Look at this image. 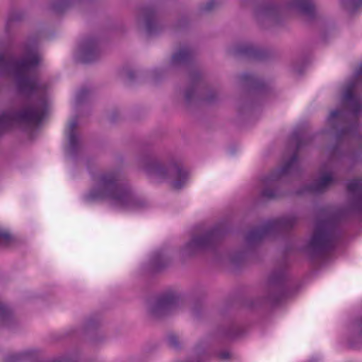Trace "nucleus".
Here are the masks:
<instances>
[{"label": "nucleus", "mask_w": 362, "mask_h": 362, "mask_svg": "<svg viewBox=\"0 0 362 362\" xmlns=\"http://www.w3.org/2000/svg\"><path fill=\"white\" fill-rule=\"evenodd\" d=\"M40 62L35 42H26L20 56L0 53V71L11 76L16 90L25 96L0 114V134L13 127L37 125L47 110L46 84L33 74Z\"/></svg>", "instance_id": "f257e3e1"}, {"label": "nucleus", "mask_w": 362, "mask_h": 362, "mask_svg": "<svg viewBox=\"0 0 362 362\" xmlns=\"http://www.w3.org/2000/svg\"><path fill=\"white\" fill-rule=\"evenodd\" d=\"M349 200L347 207L339 209L324 219L317 220L308 244L313 257H320L335 248L341 237L339 222L354 213L362 215V180L354 179L347 185Z\"/></svg>", "instance_id": "f03ea898"}, {"label": "nucleus", "mask_w": 362, "mask_h": 362, "mask_svg": "<svg viewBox=\"0 0 362 362\" xmlns=\"http://www.w3.org/2000/svg\"><path fill=\"white\" fill-rule=\"evenodd\" d=\"M93 187L84 195L86 202L91 203L107 200L113 207L137 211L146 208L148 202L136 194L131 187L121 182L117 172H106L95 179Z\"/></svg>", "instance_id": "7ed1b4c3"}, {"label": "nucleus", "mask_w": 362, "mask_h": 362, "mask_svg": "<svg viewBox=\"0 0 362 362\" xmlns=\"http://www.w3.org/2000/svg\"><path fill=\"white\" fill-rule=\"evenodd\" d=\"M359 83H362V65L344 88L341 98L342 108L332 111L327 118L328 124L336 131L337 141L353 137L357 133L358 117L362 111V105L360 98L353 92Z\"/></svg>", "instance_id": "20e7f679"}, {"label": "nucleus", "mask_w": 362, "mask_h": 362, "mask_svg": "<svg viewBox=\"0 0 362 362\" xmlns=\"http://www.w3.org/2000/svg\"><path fill=\"white\" fill-rule=\"evenodd\" d=\"M135 162L137 168L148 177L168 182L175 189H182L188 181V173L181 163L175 160L163 162L153 151L141 152Z\"/></svg>", "instance_id": "39448f33"}, {"label": "nucleus", "mask_w": 362, "mask_h": 362, "mask_svg": "<svg viewBox=\"0 0 362 362\" xmlns=\"http://www.w3.org/2000/svg\"><path fill=\"white\" fill-rule=\"evenodd\" d=\"M294 12L313 20L316 14L313 0H288L284 6H278L272 1H258L254 11L256 20L259 23L277 24L286 13Z\"/></svg>", "instance_id": "423d86ee"}, {"label": "nucleus", "mask_w": 362, "mask_h": 362, "mask_svg": "<svg viewBox=\"0 0 362 362\" xmlns=\"http://www.w3.org/2000/svg\"><path fill=\"white\" fill-rule=\"evenodd\" d=\"M300 171V163L297 152L279 170L261 180V197L274 199L281 197L284 193L280 189V183L284 178L296 175Z\"/></svg>", "instance_id": "0eeeda50"}, {"label": "nucleus", "mask_w": 362, "mask_h": 362, "mask_svg": "<svg viewBox=\"0 0 362 362\" xmlns=\"http://www.w3.org/2000/svg\"><path fill=\"white\" fill-rule=\"evenodd\" d=\"M226 233L225 227L218 225L202 233L194 235L183 247V255L192 256L214 250Z\"/></svg>", "instance_id": "6e6552de"}, {"label": "nucleus", "mask_w": 362, "mask_h": 362, "mask_svg": "<svg viewBox=\"0 0 362 362\" xmlns=\"http://www.w3.org/2000/svg\"><path fill=\"white\" fill-rule=\"evenodd\" d=\"M298 222V217L295 214H289L277 219L268 221L260 227L249 231L245 237V241L248 245L252 246L277 232L291 229Z\"/></svg>", "instance_id": "1a4fd4ad"}, {"label": "nucleus", "mask_w": 362, "mask_h": 362, "mask_svg": "<svg viewBox=\"0 0 362 362\" xmlns=\"http://www.w3.org/2000/svg\"><path fill=\"white\" fill-rule=\"evenodd\" d=\"M180 297L175 293H167L150 300L146 305L148 316L158 320L174 312L180 305Z\"/></svg>", "instance_id": "9d476101"}, {"label": "nucleus", "mask_w": 362, "mask_h": 362, "mask_svg": "<svg viewBox=\"0 0 362 362\" xmlns=\"http://www.w3.org/2000/svg\"><path fill=\"white\" fill-rule=\"evenodd\" d=\"M286 269L285 265L276 268L269 276L264 286L266 300L271 303H278L285 295Z\"/></svg>", "instance_id": "9b49d317"}, {"label": "nucleus", "mask_w": 362, "mask_h": 362, "mask_svg": "<svg viewBox=\"0 0 362 362\" xmlns=\"http://www.w3.org/2000/svg\"><path fill=\"white\" fill-rule=\"evenodd\" d=\"M136 25L139 28L145 29L148 35L156 34L163 28V24L158 21L156 9L152 6H145L139 10Z\"/></svg>", "instance_id": "f8f14e48"}, {"label": "nucleus", "mask_w": 362, "mask_h": 362, "mask_svg": "<svg viewBox=\"0 0 362 362\" xmlns=\"http://www.w3.org/2000/svg\"><path fill=\"white\" fill-rule=\"evenodd\" d=\"M100 50L94 38H87L83 41L78 49V58L81 62L90 63L98 59Z\"/></svg>", "instance_id": "ddd939ff"}, {"label": "nucleus", "mask_w": 362, "mask_h": 362, "mask_svg": "<svg viewBox=\"0 0 362 362\" xmlns=\"http://www.w3.org/2000/svg\"><path fill=\"white\" fill-rule=\"evenodd\" d=\"M335 180L329 172L323 173L320 177L314 181L311 185L305 186L303 189L298 191L297 194H303L304 193L320 194L325 192L334 182Z\"/></svg>", "instance_id": "4468645a"}, {"label": "nucleus", "mask_w": 362, "mask_h": 362, "mask_svg": "<svg viewBox=\"0 0 362 362\" xmlns=\"http://www.w3.org/2000/svg\"><path fill=\"white\" fill-rule=\"evenodd\" d=\"M78 127L76 118L71 119L69 124L66 134L69 140V145L66 148V153L71 156L76 155L78 147V139L76 133Z\"/></svg>", "instance_id": "2eb2a0df"}, {"label": "nucleus", "mask_w": 362, "mask_h": 362, "mask_svg": "<svg viewBox=\"0 0 362 362\" xmlns=\"http://www.w3.org/2000/svg\"><path fill=\"white\" fill-rule=\"evenodd\" d=\"M170 262V259L163 250L155 252L150 259V269L152 272L159 271L165 267Z\"/></svg>", "instance_id": "dca6fc26"}, {"label": "nucleus", "mask_w": 362, "mask_h": 362, "mask_svg": "<svg viewBox=\"0 0 362 362\" xmlns=\"http://www.w3.org/2000/svg\"><path fill=\"white\" fill-rule=\"evenodd\" d=\"M234 52L237 55L249 58L260 59V51L250 43H242L235 46Z\"/></svg>", "instance_id": "f3484780"}, {"label": "nucleus", "mask_w": 362, "mask_h": 362, "mask_svg": "<svg viewBox=\"0 0 362 362\" xmlns=\"http://www.w3.org/2000/svg\"><path fill=\"white\" fill-rule=\"evenodd\" d=\"M200 78V74L197 71L192 72L189 74V80L192 84L185 91V100L187 104H190L197 98V88Z\"/></svg>", "instance_id": "a211bd4d"}, {"label": "nucleus", "mask_w": 362, "mask_h": 362, "mask_svg": "<svg viewBox=\"0 0 362 362\" xmlns=\"http://www.w3.org/2000/svg\"><path fill=\"white\" fill-rule=\"evenodd\" d=\"M240 78L243 83L259 93H264L268 90V87L264 84L262 80L257 78L254 74L245 73L243 74Z\"/></svg>", "instance_id": "6ab92c4d"}, {"label": "nucleus", "mask_w": 362, "mask_h": 362, "mask_svg": "<svg viewBox=\"0 0 362 362\" xmlns=\"http://www.w3.org/2000/svg\"><path fill=\"white\" fill-rule=\"evenodd\" d=\"M193 57L192 51L189 47H182L175 53L171 59L173 66L184 65L189 62Z\"/></svg>", "instance_id": "aec40b11"}, {"label": "nucleus", "mask_w": 362, "mask_h": 362, "mask_svg": "<svg viewBox=\"0 0 362 362\" xmlns=\"http://www.w3.org/2000/svg\"><path fill=\"white\" fill-rule=\"evenodd\" d=\"M13 320L12 310L0 302V325L10 326Z\"/></svg>", "instance_id": "412c9836"}, {"label": "nucleus", "mask_w": 362, "mask_h": 362, "mask_svg": "<svg viewBox=\"0 0 362 362\" xmlns=\"http://www.w3.org/2000/svg\"><path fill=\"white\" fill-rule=\"evenodd\" d=\"M344 8L351 13H354L362 6V0H341Z\"/></svg>", "instance_id": "4be33fe9"}, {"label": "nucleus", "mask_w": 362, "mask_h": 362, "mask_svg": "<svg viewBox=\"0 0 362 362\" xmlns=\"http://www.w3.org/2000/svg\"><path fill=\"white\" fill-rule=\"evenodd\" d=\"M292 140L295 142L296 151H298L310 139L304 137V136L301 135V134L298 132H294L292 135Z\"/></svg>", "instance_id": "5701e85b"}, {"label": "nucleus", "mask_w": 362, "mask_h": 362, "mask_svg": "<svg viewBox=\"0 0 362 362\" xmlns=\"http://www.w3.org/2000/svg\"><path fill=\"white\" fill-rule=\"evenodd\" d=\"M218 3L216 0H209L199 8L200 11L203 13L211 12L218 7Z\"/></svg>", "instance_id": "b1692460"}, {"label": "nucleus", "mask_w": 362, "mask_h": 362, "mask_svg": "<svg viewBox=\"0 0 362 362\" xmlns=\"http://www.w3.org/2000/svg\"><path fill=\"white\" fill-rule=\"evenodd\" d=\"M12 241L11 235L7 231L0 228V245L7 246Z\"/></svg>", "instance_id": "393cba45"}, {"label": "nucleus", "mask_w": 362, "mask_h": 362, "mask_svg": "<svg viewBox=\"0 0 362 362\" xmlns=\"http://www.w3.org/2000/svg\"><path fill=\"white\" fill-rule=\"evenodd\" d=\"M90 90L87 88H82L76 95V102L83 103L90 95Z\"/></svg>", "instance_id": "a878e982"}, {"label": "nucleus", "mask_w": 362, "mask_h": 362, "mask_svg": "<svg viewBox=\"0 0 362 362\" xmlns=\"http://www.w3.org/2000/svg\"><path fill=\"white\" fill-rule=\"evenodd\" d=\"M245 257L243 252H235L230 255V261L234 265H238L243 262Z\"/></svg>", "instance_id": "bb28decb"}, {"label": "nucleus", "mask_w": 362, "mask_h": 362, "mask_svg": "<svg viewBox=\"0 0 362 362\" xmlns=\"http://www.w3.org/2000/svg\"><path fill=\"white\" fill-rule=\"evenodd\" d=\"M31 354V351H25L22 353L13 354L8 356L7 360L9 361H16L25 358Z\"/></svg>", "instance_id": "cd10ccee"}, {"label": "nucleus", "mask_w": 362, "mask_h": 362, "mask_svg": "<svg viewBox=\"0 0 362 362\" xmlns=\"http://www.w3.org/2000/svg\"><path fill=\"white\" fill-rule=\"evenodd\" d=\"M168 344L169 345L175 349H178L180 347V342L177 336L175 334H170L168 336Z\"/></svg>", "instance_id": "c85d7f7f"}, {"label": "nucleus", "mask_w": 362, "mask_h": 362, "mask_svg": "<svg viewBox=\"0 0 362 362\" xmlns=\"http://www.w3.org/2000/svg\"><path fill=\"white\" fill-rule=\"evenodd\" d=\"M354 325L362 337V318L356 320Z\"/></svg>", "instance_id": "c756f323"}, {"label": "nucleus", "mask_w": 362, "mask_h": 362, "mask_svg": "<svg viewBox=\"0 0 362 362\" xmlns=\"http://www.w3.org/2000/svg\"><path fill=\"white\" fill-rule=\"evenodd\" d=\"M218 356L222 360H228L230 358V353L228 351H222L218 354Z\"/></svg>", "instance_id": "7c9ffc66"}, {"label": "nucleus", "mask_w": 362, "mask_h": 362, "mask_svg": "<svg viewBox=\"0 0 362 362\" xmlns=\"http://www.w3.org/2000/svg\"><path fill=\"white\" fill-rule=\"evenodd\" d=\"M21 19V17L19 16V14L18 13H14L13 15H11L9 18H8V21L7 22V26L13 21H19Z\"/></svg>", "instance_id": "2f4dec72"}, {"label": "nucleus", "mask_w": 362, "mask_h": 362, "mask_svg": "<svg viewBox=\"0 0 362 362\" xmlns=\"http://www.w3.org/2000/svg\"><path fill=\"white\" fill-rule=\"evenodd\" d=\"M127 77L128 78V79L129 81H133L135 77L134 72L132 70L127 71Z\"/></svg>", "instance_id": "473e14b6"}, {"label": "nucleus", "mask_w": 362, "mask_h": 362, "mask_svg": "<svg viewBox=\"0 0 362 362\" xmlns=\"http://www.w3.org/2000/svg\"><path fill=\"white\" fill-rule=\"evenodd\" d=\"M216 96V94L214 93L213 95H209L206 96L204 99L206 101L211 103V102L214 101Z\"/></svg>", "instance_id": "72a5a7b5"}]
</instances>
